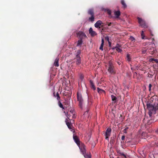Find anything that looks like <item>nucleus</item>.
<instances>
[{"label":"nucleus","instance_id":"1","mask_svg":"<svg viewBox=\"0 0 158 158\" xmlns=\"http://www.w3.org/2000/svg\"><path fill=\"white\" fill-rule=\"evenodd\" d=\"M147 108L148 110V114L151 117L152 114H155L158 109V103L154 102L152 104L150 101H148L146 103Z\"/></svg>","mask_w":158,"mask_h":158},{"label":"nucleus","instance_id":"2","mask_svg":"<svg viewBox=\"0 0 158 158\" xmlns=\"http://www.w3.org/2000/svg\"><path fill=\"white\" fill-rule=\"evenodd\" d=\"M77 100L79 102V106L81 108H82L84 100L81 94L77 92Z\"/></svg>","mask_w":158,"mask_h":158},{"label":"nucleus","instance_id":"3","mask_svg":"<svg viewBox=\"0 0 158 158\" xmlns=\"http://www.w3.org/2000/svg\"><path fill=\"white\" fill-rule=\"evenodd\" d=\"M138 23L142 27L147 28L148 27V24L145 22V21L141 18L139 17L137 18Z\"/></svg>","mask_w":158,"mask_h":158},{"label":"nucleus","instance_id":"4","mask_svg":"<svg viewBox=\"0 0 158 158\" xmlns=\"http://www.w3.org/2000/svg\"><path fill=\"white\" fill-rule=\"evenodd\" d=\"M88 14L90 15L91 16V17L89 18V21L93 22L94 19V13L93 10L92 9H89L88 11Z\"/></svg>","mask_w":158,"mask_h":158},{"label":"nucleus","instance_id":"5","mask_svg":"<svg viewBox=\"0 0 158 158\" xmlns=\"http://www.w3.org/2000/svg\"><path fill=\"white\" fill-rule=\"evenodd\" d=\"M108 72L111 74L114 73V67L112 62L110 61L109 63V67L108 69Z\"/></svg>","mask_w":158,"mask_h":158},{"label":"nucleus","instance_id":"6","mask_svg":"<svg viewBox=\"0 0 158 158\" xmlns=\"http://www.w3.org/2000/svg\"><path fill=\"white\" fill-rule=\"evenodd\" d=\"M111 131V129L110 127L108 128L106 130L105 135L106 139L108 141L109 140V137L110 135Z\"/></svg>","mask_w":158,"mask_h":158},{"label":"nucleus","instance_id":"7","mask_svg":"<svg viewBox=\"0 0 158 158\" xmlns=\"http://www.w3.org/2000/svg\"><path fill=\"white\" fill-rule=\"evenodd\" d=\"M70 120V119H69V117H68V119H66L65 121L66 124L68 128L70 129L71 131H73V133L75 132V131L72 128V125L71 124V123L69 122Z\"/></svg>","mask_w":158,"mask_h":158},{"label":"nucleus","instance_id":"8","mask_svg":"<svg viewBox=\"0 0 158 158\" xmlns=\"http://www.w3.org/2000/svg\"><path fill=\"white\" fill-rule=\"evenodd\" d=\"M79 148L82 153V154H86V149H85V144L83 143H81L80 144L79 146H78Z\"/></svg>","mask_w":158,"mask_h":158},{"label":"nucleus","instance_id":"9","mask_svg":"<svg viewBox=\"0 0 158 158\" xmlns=\"http://www.w3.org/2000/svg\"><path fill=\"white\" fill-rule=\"evenodd\" d=\"M77 37L80 39H82L86 37L85 34L82 31H79L77 33Z\"/></svg>","mask_w":158,"mask_h":158},{"label":"nucleus","instance_id":"10","mask_svg":"<svg viewBox=\"0 0 158 158\" xmlns=\"http://www.w3.org/2000/svg\"><path fill=\"white\" fill-rule=\"evenodd\" d=\"M73 138L75 142L76 143L77 145L78 146H79L80 143V139L77 136L74 135H73Z\"/></svg>","mask_w":158,"mask_h":158},{"label":"nucleus","instance_id":"11","mask_svg":"<svg viewBox=\"0 0 158 158\" xmlns=\"http://www.w3.org/2000/svg\"><path fill=\"white\" fill-rule=\"evenodd\" d=\"M76 64L77 65H79L81 63V58L80 55L77 54L76 56Z\"/></svg>","mask_w":158,"mask_h":158},{"label":"nucleus","instance_id":"12","mask_svg":"<svg viewBox=\"0 0 158 158\" xmlns=\"http://www.w3.org/2000/svg\"><path fill=\"white\" fill-rule=\"evenodd\" d=\"M102 22L99 20L94 24V26L96 28H100L101 26L102 27Z\"/></svg>","mask_w":158,"mask_h":158},{"label":"nucleus","instance_id":"13","mask_svg":"<svg viewBox=\"0 0 158 158\" xmlns=\"http://www.w3.org/2000/svg\"><path fill=\"white\" fill-rule=\"evenodd\" d=\"M89 33L92 36H94L97 35L96 32L93 30L92 27H90L89 28Z\"/></svg>","mask_w":158,"mask_h":158},{"label":"nucleus","instance_id":"14","mask_svg":"<svg viewBox=\"0 0 158 158\" xmlns=\"http://www.w3.org/2000/svg\"><path fill=\"white\" fill-rule=\"evenodd\" d=\"M53 96L56 98V99L58 101H60V96L58 92H57L56 94L55 93V92H54L53 93Z\"/></svg>","mask_w":158,"mask_h":158},{"label":"nucleus","instance_id":"15","mask_svg":"<svg viewBox=\"0 0 158 158\" xmlns=\"http://www.w3.org/2000/svg\"><path fill=\"white\" fill-rule=\"evenodd\" d=\"M117 153L118 154L119 156H124L125 158H127L126 155L124 154L122 152V151L121 150H117Z\"/></svg>","mask_w":158,"mask_h":158},{"label":"nucleus","instance_id":"16","mask_svg":"<svg viewBox=\"0 0 158 158\" xmlns=\"http://www.w3.org/2000/svg\"><path fill=\"white\" fill-rule=\"evenodd\" d=\"M148 51L150 54H153L156 53V51L154 48H152L148 49Z\"/></svg>","mask_w":158,"mask_h":158},{"label":"nucleus","instance_id":"17","mask_svg":"<svg viewBox=\"0 0 158 158\" xmlns=\"http://www.w3.org/2000/svg\"><path fill=\"white\" fill-rule=\"evenodd\" d=\"M59 58H57L55 60V62L54 63V65L56 67H58L59 66Z\"/></svg>","mask_w":158,"mask_h":158},{"label":"nucleus","instance_id":"18","mask_svg":"<svg viewBox=\"0 0 158 158\" xmlns=\"http://www.w3.org/2000/svg\"><path fill=\"white\" fill-rule=\"evenodd\" d=\"M89 82L91 85V88L93 89L94 90H95L96 89V88L93 82V81L92 80H90Z\"/></svg>","mask_w":158,"mask_h":158},{"label":"nucleus","instance_id":"19","mask_svg":"<svg viewBox=\"0 0 158 158\" xmlns=\"http://www.w3.org/2000/svg\"><path fill=\"white\" fill-rule=\"evenodd\" d=\"M97 90H98V92L100 94H102V93H104V94L105 93V92L104 90H103L102 89H100L99 88H97Z\"/></svg>","mask_w":158,"mask_h":158},{"label":"nucleus","instance_id":"20","mask_svg":"<svg viewBox=\"0 0 158 158\" xmlns=\"http://www.w3.org/2000/svg\"><path fill=\"white\" fill-rule=\"evenodd\" d=\"M114 13L115 15L117 18H118L120 15V12L119 10L115 11L114 12Z\"/></svg>","mask_w":158,"mask_h":158},{"label":"nucleus","instance_id":"21","mask_svg":"<svg viewBox=\"0 0 158 158\" xmlns=\"http://www.w3.org/2000/svg\"><path fill=\"white\" fill-rule=\"evenodd\" d=\"M83 41L82 39L79 40L77 41V46H81V45Z\"/></svg>","mask_w":158,"mask_h":158},{"label":"nucleus","instance_id":"22","mask_svg":"<svg viewBox=\"0 0 158 158\" xmlns=\"http://www.w3.org/2000/svg\"><path fill=\"white\" fill-rule=\"evenodd\" d=\"M121 2L124 8H126L127 7V5L124 0H121Z\"/></svg>","mask_w":158,"mask_h":158},{"label":"nucleus","instance_id":"23","mask_svg":"<svg viewBox=\"0 0 158 158\" xmlns=\"http://www.w3.org/2000/svg\"><path fill=\"white\" fill-rule=\"evenodd\" d=\"M58 104L59 106L63 109H64V108L63 106V104L61 103L60 101H58Z\"/></svg>","mask_w":158,"mask_h":158},{"label":"nucleus","instance_id":"24","mask_svg":"<svg viewBox=\"0 0 158 158\" xmlns=\"http://www.w3.org/2000/svg\"><path fill=\"white\" fill-rule=\"evenodd\" d=\"M126 58L127 59V60L128 61H130L131 60V58L130 56V54L129 53H127V55Z\"/></svg>","mask_w":158,"mask_h":158},{"label":"nucleus","instance_id":"25","mask_svg":"<svg viewBox=\"0 0 158 158\" xmlns=\"http://www.w3.org/2000/svg\"><path fill=\"white\" fill-rule=\"evenodd\" d=\"M111 98L112 101H114V102H115L116 100H117V99L116 97L114 96V95H111Z\"/></svg>","mask_w":158,"mask_h":158},{"label":"nucleus","instance_id":"26","mask_svg":"<svg viewBox=\"0 0 158 158\" xmlns=\"http://www.w3.org/2000/svg\"><path fill=\"white\" fill-rule=\"evenodd\" d=\"M149 61L151 62H153L155 61L156 63H158V60L157 59H155L154 58H151L149 59Z\"/></svg>","mask_w":158,"mask_h":158},{"label":"nucleus","instance_id":"27","mask_svg":"<svg viewBox=\"0 0 158 158\" xmlns=\"http://www.w3.org/2000/svg\"><path fill=\"white\" fill-rule=\"evenodd\" d=\"M115 138L111 137L110 143L111 144H113L115 142Z\"/></svg>","mask_w":158,"mask_h":158},{"label":"nucleus","instance_id":"28","mask_svg":"<svg viewBox=\"0 0 158 158\" xmlns=\"http://www.w3.org/2000/svg\"><path fill=\"white\" fill-rule=\"evenodd\" d=\"M141 36L142 39H144L145 36L144 34L143 31H141Z\"/></svg>","mask_w":158,"mask_h":158},{"label":"nucleus","instance_id":"29","mask_svg":"<svg viewBox=\"0 0 158 158\" xmlns=\"http://www.w3.org/2000/svg\"><path fill=\"white\" fill-rule=\"evenodd\" d=\"M85 158H91V155H88V154H83Z\"/></svg>","mask_w":158,"mask_h":158},{"label":"nucleus","instance_id":"30","mask_svg":"<svg viewBox=\"0 0 158 158\" xmlns=\"http://www.w3.org/2000/svg\"><path fill=\"white\" fill-rule=\"evenodd\" d=\"M106 25H107L108 26H111L113 27L114 26V24L112 23H108L107 22L106 23Z\"/></svg>","mask_w":158,"mask_h":158},{"label":"nucleus","instance_id":"31","mask_svg":"<svg viewBox=\"0 0 158 158\" xmlns=\"http://www.w3.org/2000/svg\"><path fill=\"white\" fill-rule=\"evenodd\" d=\"M128 129V127H126L125 129H124L123 130V132L125 133H127Z\"/></svg>","mask_w":158,"mask_h":158},{"label":"nucleus","instance_id":"32","mask_svg":"<svg viewBox=\"0 0 158 158\" xmlns=\"http://www.w3.org/2000/svg\"><path fill=\"white\" fill-rule=\"evenodd\" d=\"M116 50L119 52H121L122 51V50L120 49V48H115Z\"/></svg>","mask_w":158,"mask_h":158},{"label":"nucleus","instance_id":"33","mask_svg":"<svg viewBox=\"0 0 158 158\" xmlns=\"http://www.w3.org/2000/svg\"><path fill=\"white\" fill-rule=\"evenodd\" d=\"M105 39H106V40H107L109 42V45L110 46V45H111V44L109 41V37L108 36H107L105 38Z\"/></svg>","mask_w":158,"mask_h":158},{"label":"nucleus","instance_id":"34","mask_svg":"<svg viewBox=\"0 0 158 158\" xmlns=\"http://www.w3.org/2000/svg\"><path fill=\"white\" fill-rule=\"evenodd\" d=\"M104 44H101L100 47L99 48V49L102 51L103 50V47Z\"/></svg>","mask_w":158,"mask_h":158},{"label":"nucleus","instance_id":"35","mask_svg":"<svg viewBox=\"0 0 158 158\" xmlns=\"http://www.w3.org/2000/svg\"><path fill=\"white\" fill-rule=\"evenodd\" d=\"M121 45L118 44H117L116 46H115V47L114 48H120L121 47ZM113 49H114V48H113Z\"/></svg>","mask_w":158,"mask_h":158},{"label":"nucleus","instance_id":"36","mask_svg":"<svg viewBox=\"0 0 158 158\" xmlns=\"http://www.w3.org/2000/svg\"><path fill=\"white\" fill-rule=\"evenodd\" d=\"M152 86V85L151 84H149V86H148L149 90V91H151V89Z\"/></svg>","mask_w":158,"mask_h":158},{"label":"nucleus","instance_id":"37","mask_svg":"<svg viewBox=\"0 0 158 158\" xmlns=\"http://www.w3.org/2000/svg\"><path fill=\"white\" fill-rule=\"evenodd\" d=\"M130 39L132 41H135V39L132 36H131L130 37Z\"/></svg>","mask_w":158,"mask_h":158},{"label":"nucleus","instance_id":"38","mask_svg":"<svg viewBox=\"0 0 158 158\" xmlns=\"http://www.w3.org/2000/svg\"><path fill=\"white\" fill-rule=\"evenodd\" d=\"M70 112L72 114H75V111L74 110H70Z\"/></svg>","mask_w":158,"mask_h":158},{"label":"nucleus","instance_id":"39","mask_svg":"<svg viewBox=\"0 0 158 158\" xmlns=\"http://www.w3.org/2000/svg\"><path fill=\"white\" fill-rule=\"evenodd\" d=\"M80 79L81 80H82L84 78L83 75L82 74H81L80 76Z\"/></svg>","mask_w":158,"mask_h":158},{"label":"nucleus","instance_id":"40","mask_svg":"<svg viewBox=\"0 0 158 158\" xmlns=\"http://www.w3.org/2000/svg\"><path fill=\"white\" fill-rule=\"evenodd\" d=\"M149 31H150V34L152 36H153L154 35H153V33H152V31L151 30H149Z\"/></svg>","mask_w":158,"mask_h":158},{"label":"nucleus","instance_id":"41","mask_svg":"<svg viewBox=\"0 0 158 158\" xmlns=\"http://www.w3.org/2000/svg\"><path fill=\"white\" fill-rule=\"evenodd\" d=\"M125 136L124 135H123L122 136V137H121V139L123 140H124L125 139Z\"/></svg>","mask_w":158,"mask_h":158},{"label":"nucleus","instance_id":"42","mask_svg":"<svg viewBox=\"0 0 158 158\" xmlns=\"http://www.w3.org/2000/svg\"><path fill=\"white\" fill-rule=\"evenodd\" d=\"M72 117L73 118H75L76 117L75 114H73Z\"/></svg>","mask_w":158,"mask_h":158},{"label":"nucleus","instance_id":"43","mask_svg":"<svg viewBox=\"0 0 158 158\" xmlns=\"http://www.w3.org/2000/svg\"><path fill=\"white\" fill-rule=\"evenodd\" d=\"M101 42H102L101 44H104V40L103 38H102V39Z\"/></svg>","mask_w":158,"mask_h":158},{"label":"nucleus","instance_id":"44","mask_svg":"<svg viewBox=\"0 0 158 158\" xmlns=\"http://www.w3.org/2000/svg\"><path fill=\"white\" fill-rule=\"evenodd\" d=\"M153 76V75L152 74H149L148 75V77H152Z\"/></svg>","mask_w":158,"mask_h":158},{"label":"nucleus","instance_id":"45","mask_svg":"<svg viewBox=\"0 0 158 158\" xmlns=\"http://www.w3.org/2000/svg\"><path fill=\"white\" fill-rule=\"evenodd\" d=\"M108 14L109 15H110L111 14V11L110 10H108Z\"/></svg>","mask_w":158,"mask_h":158},{"label":"nucleus","instance_id":"46","mask_svg":"<svg viewBox=\"0 0 158 158\" xmlns=\"http://www.w3.org/2000/svg\"><path fill=\"white\" fill-rule=\"evenodd\" d=\"M71 116V115L70 114H68V116H67V117H68H68H69H69H70V116Z\"/></svg>","mask_w":158,"mask_h":158},{"label":"nucleus","instance_id":"47","mask_svg":"<svg viewBox=\"0 0 158 158\" xmlns=\"http://www.w3.org/2000/svg\"><path fill=\"white\" fill-rule=\"evenodd\" d=\"M80 53V51L78 50L77 51V54H79H79Z\"/></svg>","mask_w":158,"mask_h":158},{"label":"nucleus","instance_id":"48","mask_svg":"<svg viewBox=\"0 0 158 158\" xmlns=\"http://www.w3.org/2000/svg\"><path fill=\"white\" fill-rule=\"evenodd\" d=\"M117 63L119 64V65H120L121 64V63L120 62H118V61L117 62Z\"/></svg>","mask_w":158,"mask_h":158},{"label":"nucleus","instance_id":"49","mask_svg":"<svg viewBox=\"0 0 158 158\" xmlns=\"http://www.w3.org/2000/svg\"><path fill=\"white\" fill-rule=\"evenodd\" d=\"M154 38H152V42H153V41H154Z\"/></svg>","mask_w":158,"mask_h":158},{"label":"nucleus","instance_id":"50","mask_svg":"<svg viewBox=\"0 0 158 158\" xmlns=\"http://www.w3.org/2000/svg\"><path fill=\"white\" fill-rule=\"evenodd\" d=\"M156 133H157L158 134V128L156 130Z\"/></svg>","mask_w":158,"mask_h":158},{"label":"nucleus","instance_id":"51","mask_svg":"<svg viewBox=\"0 0 158 158\" xmlns=\"http://www.w3.org/2000/svg\"><path fill=\"white\" fill-rule=\"evenodd\" d=\"M148 39V38L147 37H145V39Z\"/></svg>","mask_w":158,"mask_h":158}]
</instances>
